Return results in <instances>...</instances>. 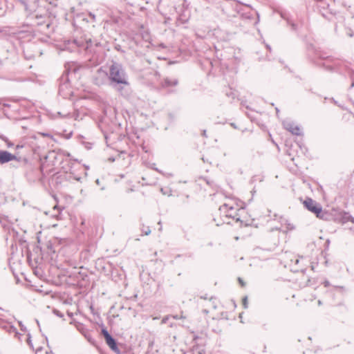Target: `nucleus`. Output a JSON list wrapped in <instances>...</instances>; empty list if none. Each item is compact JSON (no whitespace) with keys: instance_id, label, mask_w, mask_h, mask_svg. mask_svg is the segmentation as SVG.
<instances>
[{"instance_id":"7","label":"nucleus","mask_w":354,"mask_h":354,"mask_svg":"<svg viewBox=\"0 0 354 354\" xmlns=\"http://www.w3.org/2000/svg\"><path fill=\"white\" fill-rule=\"evenodd\" d=\"M285 129L290 132L293 135L300 136L301 135V127L293 123V122H287L284 124Z\"/></svg>"},{"instance_id":"11","label":"nucleus","mask_w":354,"mask_h":354,"mask_svg":"<svg viewBox=\"0 0 354 354\" xmlns=\"http://www.w3.org/2000/svg\"><path fill=\"white\" fill-rule=\"evenodd\" d=\"M0 155L6 156V155H10V154H9V153H8L7 152H1V153H0Z\"/></svg>"},{"instance_id":"12","label":"nucleus","mask_w":354,"mask_h":354,"mask_svg":"<svg viewBox=\"0 0 354 354\" xmlns=\"http://www.w3.org/2000/svg\"><path fill=\"white\" fill-rule=\"evenodd\" d=\"M44 354H48L47 351H46V352L44 353Z\"/></svg>"},{"instance_id":"10","label":"nucleus","mask_w":354,"mask_h":354,"mask_svg":"<svg viewBox=\"0 0 354 354\" xmlns=\"http://www.w3.org/2000/svg\"><path fill=\"white\" fill-rule=\"evenodd\" d=\"M32 346L33 349L35 350L36 354H37L38 351H40V352L41 351L40 348H34V346L32 345Z\"/></svg>"},{"instance_id":"8","label":"nucleus","mask_w":354,"mask_h":354,"mask_svg":"<svg viewBox=\"0 0 354 354\" xmlns=\"http://www.w3.org/2000/svg\"><path fill=\"white\" fill-rule=\"evenodd\" d=\"M15 156H0V164H3L12 159Z\"/></svg>"},{"instance_id":"1","label":"nucleus","mask_w":354,"mask_h":354,"mask_svg":"<svg viewBox=\"0 0 354 354\" xmlns=\"http://www.w3.org/2000/svg\"><path fill=\"white\" fill-rule=\"evenodd\" d=\"M245 204L243 201L237 198H227L219 208L220 214H224L228 218H234V217L237 216V213L245 206Z\"/></svg>"},{"instance_id":"4","label":"nucleus","mask_w":354,"mask_h":354,"mask_svg":"<svg viewBox=\"0 0 354 354\" xmlns=\"http://www.w3.org/2000/svg\"><path fill=\"white\" fill-rule=\"evenodd\" d=\"M233 219H235L236 222H240L242 225L245 226L250 225L253 221L252 216L246 209L245 205L237 213V216L234 217Z\"/></svg>"},{"instance_id":"3","label":"nucleus","mask_w":354,"mask_h":354,"mask_svg":"<svg viewBox=\"0 0 354 354\" xmlns=\"http://www.w3.org/2000/svg\"><path fill=\"white\" fill-rule=\"evenodd\" d=\"M110 78L113 82L118 84L127 85L128 82L126 80L124 74L122 69L117 65H112L110 68Z\"/></svg>"},{"instance_id":"5","label":"nucleus","mask_w":354,"mask_h":354,"mask_svg":"<svg viewBox=\"0 0 354 354\" xmlns=\"http://www.w3.org/2000/svg\"><path fill=\"white\" fill-rule=\"evenodd\" d=\"M335 221L342 224H345L348 222L354 223V218L344 211L339 212L336 215Z\"/></svg>"},{"instance_id":"2","label":"nucleus","mask_w":354,"mask_h":354,"mask_svg":"<svg viewBox=\"0 0 354 354\" xmlns=\"http://www.w3.org/2000/svg\"><path fill=\"white\" fill-rule=\"evenodd\" d=\"M303 204L308 210L315 214L318 218L324 219L325 213L323 212L322 207L312 198H307L304 201Z\"/></svg>"},{"instance_id":"9","label":"nucleus","mask_w":354,"mask_h":354,"mask_svg":"<svg viewBox=\"0 0 354 354\" xmlns=\"http://www.w3.org/2000/svg\"><path fill=\"white\" fill-rule=\"evenodd\" d=\"M238 281H239V284H240V286L241 287H245V286L246 283L244 281V280L242 278L239 277L238 278Z\"/></svg>"},{"instance_id":"6","label":"nucleus","mask_w":354,"mask_h":354,"mask_svg":"<svg viewBox=\"0 0 354 354\" xmlns=\"http://www.w3.org/2000/svg\"><path fill=\"white\" fill-rule=\"evenodd\" d=\"M102 334L103 335L106 343L109 346V348L113 351H116L118 349L116 342L115 339L110 335L106 328L102 329Z\"/></svg>"}]
</instances>
